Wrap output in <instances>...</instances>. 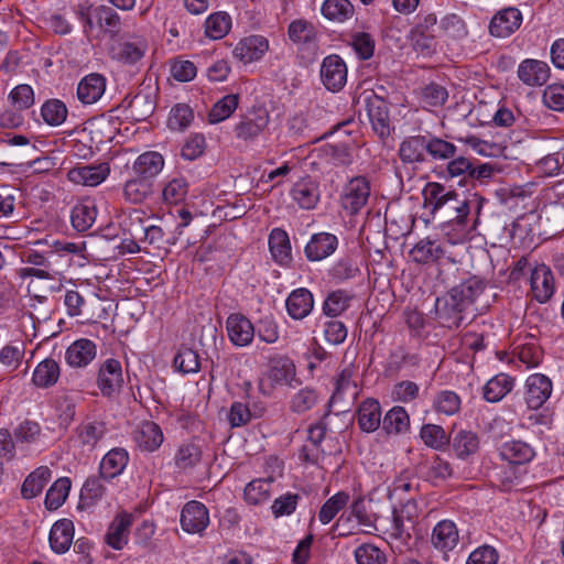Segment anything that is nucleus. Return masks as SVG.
Here are the masks:
<instances>
[{"label":"nucleus","instance_id":"obj_20","mask_svg":"<svg viewBox=\"0 0 564 564\" xmlns=\"http://www.w3.org/2000/svg\"><path fill=\"white\" fill-rule=\"evenodd\" d=\"M338 239L329 232H318L311 237L304 252L310 261H321L335 252Z\"/></svg>","mask_w":564,"mask_h":564},{"label":"nucleus","instance_id":"obj_4","mask_svg":"<svg viewBox=\"0 0 564 564\" xmlns=\"http://www.w3.org/2000/svg\"><path fill=\"white\" fill-rule=\"evenodd\" d=\"M154 109L155 101L151 93L139 91L132 98L127 96L117 109L110 110L108 117H104L99 121V126L101 128L109 126L112 119L117 118L113 113L118 110H123L128 119L139 122L148 119Z\"/></svg>","mask_w":564,"mask_h":564},{"label":"nucleus","instance_id":"obj_37","mask_svg":"<svg viewBox=\"0 0 564 564\" xmlns=\"http://www.w3.org/2000/svg\"><path fill=\"white\" fill-rule=\"evenodd\" d=\"M269 248L273 259L280 264L292 260L291 243L285 230L274 228L269 236Z\"/></svg>","mask_w":564,"mask_h":564},{"label":"nucleus","instance_id":"obj_7","mask_svg":"<svg viewBox=\"0 0 564 564\" xmlns=\"http://www.w3.org/2000/svg\"><path fill=\"white\" fill-rule=\"evenodd\" d=\"M294 377L295 366L289 357H273L270 359V368L267 373V379L270 381V384L269 387H265V383L261 381L259 390L264 395H269L275 386L290 384Z\"/></svg>","mask_w":564,"mask_h":564},{"label":"nucleus","instance_id":"obj_26","mask_svg":"<svg viewBox=\"0 0 564 564\" xmlns=\"http://www.w3.org/2000/svg\"><path fill=\"white\" fill-rule=\"evenodd\" d=\"M164 167V158L155 151H148L140 154L132 165L134 175L152 181Z\"/></svg>","mask_w":564,"mask_h":564},{"label":"nucleus","instance_id":"obj_15","mask_svg":"<svg viewBox=\"0 0 564 564\" xmlns=\"http://www.w3.org/2000/svg\"><path fill=\"white\" fill-rule=\"evenodd\" d=\"M226 328L230 341L238 347L250 345L256 334L253 324L240 313H234L227 317Z\"/></svg>","mask_w":564,"mask_h":564},{"label":"nucleus","instance_id":"obj_40","mask_svg":"<svg viewBox=\"0 0 564 564\" xmlns=\"http://www.w3.org/2000/svg\"><path fill=\"white\" fill-rule=\"evenodd\" d=\"M410 429V416L402 406H393L382 419V430L391 435H398L408 432Z\"/></svg>","mask_w":564,"mask_h":564},{"label":"nucleus","instance_id":"obj_54","mask_svg":"<svg viewBox=\"0 0 564 564\" xmlns=\"http://www.w3.org/2000/svg\"><path fill=\"white\" fill-rule=\"evenodd\" d=\"M239 104V96L229 94L219 99L210 109L208 113L209 123H218L229 118L237 109Z\"/></svg>","mask_w":564,"mask_h":564},{"label":"nucleus","instance_id":"obj_52","mask_svg":"<svg viewBox=\"0 0 564 564\" xmlns=\"http://www.w3.org/2000/svg\"><path fill=\"white\" fill-rule=\"evenodd\" d=\"M70 489V480L67 477L58 478L46 492L45 507L50 511L57 510L66 500Z\"/></svg>","mask_w":564,"mask_h":564},{"label":"nucleus","instance_id":"obj_47","mask_svg":"<svg viewBox=\"0 0 564 564\" xmlns=\"http://www.w3.org/2000/svg\"><path fill=\"white\" fill-rule=\"evenodd\" d=\"M147 52V44L143 41L122 42L115 48V58L120 63L133 65L141 61Z\"/></svg>","mask_w":564,"mask_h":564},{"label":"nucleus","instance_id":"obj_29","mask_svg":"<svg viewBox=\"0 0 564 564\" xmlns=\"http://www.w3.org/2000/svg\"><path fill=\"white\" fill-rule=\"evenodd\" d=\"M129 462V454L124 448H112L101 459L99 466L100 477L110 480L119 476Z\"/></svg>","mask_w":564,"mask_h":564},{"label":"nucleus","instance_id":"obj_55","mask_svg":"<svg viewBox=\"0 0 564 564\" xmlns=\"http://www.w3.org/2000/svg\"><path fill=\"white\" fill-rule=\"evenodd\" d=\"M349 498V495L345 491H339L328 498L318 512V520L323 524L329 523L347 506Z\"/></svg>","mask_w":564,"mask_h":564},{"label":"nucleus","instance_id":"obj_5","mask_svg":"<svg viewBox=\"0 0 564 564\" xmlns=\"http://www.w3.org/2000/svg\"><path fill=\"white\" fill-rule=\"evenodd\" d=\"M365 102L372 130L380 139L388 138L392 130L388 102L376 94L367 96Z\"/></svg>","mask_w":564,"mask_h":564},{"label":"nucleus","instance_id":"obj_50","mask_svg":"<svg viewBox=\"0 0 564 564\" xmlns=\"http://www.w3.org/2000/svg\"><path fill=\"white\" fill-rule=\"evenodd\" d=\"M149 223L150 216H148L147 212L141 208H133L124 215L121 226L124 231L139 240Z\"/></svg>","mask_w":564,"mask_h":564},{"label":"nucleus","instance_id":"obj_6","mask_svg":"<svg viewBox=\"0 0 564 564\" xmlns=\"http://www.w3.org/2000/svg\"><path fill=\"white\" fill-rule=\"evenodd\" d=\"M370 196V183L364 176L351 178L345 186L340 198L341 207L355 215L366 206Z\"/></svg>","mask_w":564,"mask_h":564},{"label":"nucleus","instance_id":"obj_27","mask_svg":"<svg viewBox=\"0 0 564 564\" xmlns=\"http://www.w3.org/2000/svg\"><path fill=\"white\" fill-rule=\"evenodd\" d=\"M458 530L451 520L440 521L433 529L431 542L433 546L442 552L452 551L458 543Z\"/></svg>","mask_w":564,"mask_h":564},{"label":"nucleus","instance_id":"obj_39","mask_svg":"<svg viewBox=\"0 0 564 564\" xmlns=\"http://www.w3.org/2000/svg\"><path fill=\"white\" fill-rule=\"evenodd\" d=\"M437 23L435 13H422L417 15V22L411 31V37L416 46L429 47L426 41L434 39V28Z\"/></svg>","mask_w":564,"mask_h":564},{"label":"nucleus","instance_id":"obj_31","mask_svg":"<svg viewBox=\"0 0 564 564\" xmlns=\"http://www.w3.org/2000/svg\"><path fill=\"white\" fill-rule=\"evenodd\" d=\"M357 420L359 427L366 433L378 430L382 423L380 403L371 398L362 401L357 411Z\"/></svg>","mask_w":564,"mask_h":564},{"label":"nucleus","instance_id":"obj_28","mask_svg":"<svg viewBox=\"0 0 564 564\" xmlns=\"http://www.w3.org/2000/svg\"><path fill=\"white\" fill-rule=\"evenodd\" d=\"M285 305L293 319H303L314 307L313 294L305 288L296 289L290 293Z\"/></svg>","mask_w":564,"mask_h":564},{"label":"nucleus","instance_id":"obj_44","mask_svg":"<svg viewBox=\"0 0 564 564\" xmlns=\"http://www.w3.org/2000/svg\"><path fill=\"white\" fill-rule=\"evenodd\" d=\"M58 378V364L52 358H46L36 366L32 380L40 388H48L54 386Z\"/></svg>","mask_w":564,"mask_h":564},{"label":"nucleus","instance_id":"obj_36","mask_svg":"<svg viewBox=\"0 0 564 564\" xmlns=\"http://www.w3.org/2000/svg\"><path fill=\"white\" fill-rule=\"evenodd\" d=\"M52 478V471L47 466H40L33 470L23 481L21 495L24 499H32L39 496L45 485Z\"/></svg>","mask_w":564,"mask_h":564},{"label":"nucleus","instance_id":"obj_61","mask_svg":"<svg viewBox=\"0 0 564 564\" xmlns=\"http://www.w3.org/2000/svg\"><path fill=\"white\" fill-rule=\"evenodd\" d=\"M351 296L345 291L337 290L327 295L323 304V312L329 317L339 316L344 313L350 303Z\"/></svg>","mask_w":564,"mask_h":564},{"label":"nucleus","instance_id":"obj_56","mask_svg":"<svg viewBox=\"0 0 564 564\" xmlns=\"http://www.w3.org/2000/svg\"><path fill=\"white\" fill-rule=\"evenodd\" d=\"M94 15L98 20L105 32L112 36L117 35L121 29V18L112 8L101 4L94 9Z\"/></svg>","mask_w":564,"mask_h":564},{"label":"nucleus","instance_id":"obj_23","mask_svg":"<svg viewBox=\"0 0 564 564\" xmlns=\"http://www.w3.org/2000/svg\"><path fill=\"white\" fill-rule=\"evenodd\" d=\"M533 297L540 302H547L554 293L553 273L544 264L534 268L530 279Z\"/></svg>","mask_w":564,"mask_h":564},{"label":"nucleus","instance_id":"obj_22","mask_svg":"<svg viewBox=\"0 0 564 564\" xmlns=\"http://www.w3.org/2000/svg\"><path fill=\"white\" fill-rule=\"evenodd\" d=\"M96 344L90 339L80 338L66 349L65 359L72 368H84L96 358Z\"/></svg>","mask_w":564,"mask_h":564},{"label":"nucleus","instance_id":"obj_48","mask_svg":"<svg viewBox=\"0 0 564 564\" xmlns=\"http://www.w3.org/2000/svg\"><path fill=\"white\" fill-rule=\"evenodd\" d=\"M355 367L352 365L346 366L336 380V389L333 399H344L345 397L355 399L358 395V386L354 380Z\"/></svg>","mask_w":564,"mask_h":564},{"label":"nucleus","instance_id":"obj_49","mask_svg":"<svg viewBox=\"0 0 564 564\" xmlns=\"http://www.w3.org/2000/svg\"><path fill=\"white\" fill-rule=\"evenodd\" d=\"M231 28V18L228 13L219 11L212 13L205 21V34L212 40L225 37Z\"/></svg>","mask_w":564,"mask_h":564},{"label":"nucleus","instance_id":"obj_19","mask_svg":"<svg viewBox=\"0 0 564 564\" xmlns=\"http://www.w3.org/2000/svg\"><path fill=\"white\" fill-rule=\"evenodd\" d=\"M132 525V516L128 512H120L110 522L105 542L113 550H122L128 543L130 528Z\"/></svg>","mask_w":564,"mask_h":564},{"label":"nucleus","instance_id":"obj_10","mask_svg":"<svg viewBox=\"0 0 564 564\" xmlns=\"http://www.w3.org/2000/svg\"><path fill=\"white\" fill-rule=\"evenodd\" d=\"M123 383L122 367L119 360L109 358L105 360L98 372L97 386L104 397H112Z\"/></svg>","mask_w":564,"mask_h":564},{"label":"nucleus","instance_id":"obj_45","mask_svg":"<svg viewBox=\"0 0 564 564\" xmlns=\"http://www.w3.org/2000/svg\"><path fill=\"white\" fill-rule=\"evenodd\" d=\"M272 477L250 481L245 488V499L249 505H261L269 500L271 495Z\"/></svg>","mask_w":564,"mask_h":564},{"label":"nucleus","instance_id":"obj_30","mask_svg":"<svg viewBox=\"0 0 564 564\" xmlns=\"http://www.w3.org/2000/svg\"><path fill=\"white\" fill-rule=\"evenodd\" d=\"M74 539V524L68 519L56 521L50 532L51 549L57 554L67 552Z\"/></svg>","mask_w":564,"mask_h":564},{"label":"nucleus","instance_id":"obj_11","mask_svg":"<svg viewBox=\"0 0 564 564\" xmlns=\"http://www.w3.org/2000/svg\"><path fill=\"white\" fill-rule=\"evenodd\" d=\"M552 381L542 373H533L525 381V403L532 410L540 409L551 397Z\"/></svg>","mask_w":564,"mask_h":564},{"label":"nucleus","instance_id":"obj_25","mask_svg":"<svg viewBox=\"0 0 564 564\" xmlns=\"http://www.w3.org/2000/svg\"><path fill=\"white\" fill-rule=\"evenodd\" d=\"M109 171L108 164L76 166L68 172V180L79 185L96 186L108 176Z\"/></svg>","mask_w":564,"mask_h":564},{"label":"nucleus","instance_id":"obj_46","mask_svg":"<svg viewBox=\"0 0 564 564\" xmlns=\"http://www.w3.org/2000/svg\"><path fill=\"white\" fill-rule=\"evenodd\" d=\"M41 116L46 124L58 127L66 121L68 109L64 101L52 98L42 105Z\"/></svg>","mask_w":564,"mask_h":564},{"label":"nucleus","instance_id":"obj_38","mask_svg":"<svg viewBox=\"0 0 564 564\" xmlns=\"http://www.w3.org/2000/svg\"><path fill=\"white\" fill-rule=\"evenodd\" d=\"M512 388L513 379L506 373H499L487 381L482 388V395L486 401L495 403L505 398Z\"/></svg>","mask_w":564,"mask_h":564},{"label":"nucleus","instance_id":"obj_16","mask_svg":"<svg viewBox=\"0 0 564 564\" xmlns=\"http://www.w3.org/2000/svg\"><path fill=\"white\" fill-rule=\"evenodd\" d=\"M521 23V12L517 8L510 7L494 15L489 24V32L496 37H508L520 28Z\"/></svg>","mask_w":564,"mask_h":564},{"label":"nucleus","instance_id":"obj_59","mask_svg":"<svg viewBox=\"0 0 564 564\" xmlns=\"http://www.w3.org/2000/svg\"><path fill=\"white\" fill-rule=\"evenodd\" d=\"M174 367L182 373H195L200 368L198 354L188 347H182L173 360Z\"/></svg>","mask_w":564,"mask_h":564},{"label":"nucleus","instance_id":"obj_57","mask_svg":"<svg viewBox=\"0 0 564 564\" xmlns=\"http://www.w3.org/2000/svg\"><path fill=\"white\" fill-rule=\"evenodd\" d=\"M187 192V181L182 176L174 177L163 186L162 198L166 204L177 205L185 200Z\"/></svg>","mask_w":564,"mask_h":564},{"label":"nucleus","instance_id":"obj_58","mask_svg":"<svg viewBox=\"0 0 564 564\" xmlns=\"http://www.w3.org/2000/svg\"><path fill=\"white\" fill-rule=\"evenodd\" d=\"M289 37L295 44H311L316 40V30L314 25L305 20H295L291 22L288 30Z\"/></svg>","mask_w":564,"mask_h":564},{"label":"nucleus","instance_id":"obj_63","mask_svg":"<svg viewBox=\"0 0 564 564\" xmlns=\"http://www.w3.org/2000/svg\"><path fill=\"white\" fill-rule=\"evenodd\" d=\"M318 393L313 388L299 390L290 401V409L294 413H304L311 410L318 402Z\"/></svg>","mask_w":564,"mask_h":564},{"label":"nucleus","instance_id":"obj_35","mask_svg":"<svg viewBox=\"0 0 564 564\" xmlns=\"http://www.w3.org/2000/svg\"><path fill=\"white\" fill-rule=\"evenodd\" d=\"M449 442L452 443L455 454L460 459H466L475 455L480 444L477 433L468 430L457 431Z\"/></svg>","mask_w":564,"mask_h":564},{"label":"nucleus","instance_id":"obj_17","mask_svg":"<svg viewBox=\"0 0 564 564\" xmlns=\"http://www.w3.org/2000/svg\"><path fill=\"white\" fill-rule=\"evenodd\" d=\"M132 438L141 451L152 453L162 445L164 435L158 423L143 421L133 430Z\"/></svg>","mask_w":564,"mask_h":564},{"label":"nucleus","instance_id":"obj_8","mask_svg":"<svg viewBox=\"0 0 564 564\" xmlns=\"http://www.w3.org/2000/svg\"><path fill=\"white\" fill-rule=\"evenodd\" d=\"M180 522L186 533L203 535L210 522L209 511L203 502L191 500L184 505Z\"/></svg>","mask_w":564,"mask_h":564},{"label":"nucleus","instance_id":"obj_12","mask_svg":"<svg viewBox=\"0 0 564 564\" xmlns=\"http://www.w3.org/2000/svg\"><path fill=\"white\" fill-rule=\"evenodd\" d=\"M269 123V113L264 108H257L245 115L235 127V134L243 141L259 137Z\"/></svg>","mask_w":564,"mask_h":564},{"label":"nucleus","instance_id":"obj_41","mask_svg":"<svg viewBox=\"0 0 564 564\" xmlns=\"http://www.w3.org/2000/svg\"><path fill=\"white\" fill-rule=\"evenodd\" d=\"M96 216L97 209L94 202L84 200L73 208L70 215L72 225L77 231L84 232L94 225Z\"/></svg>","mask_w":564,"mask_h":564},{"label":"nucleus","instance_id":"obj_32","mask_svg":"<svg viewBox=\"0 0 564 564\" xmlns=\"http://www.w3.org/2000/svg\"><path fill=\"white\" fill-rule=\"evenodd\" d=\"M426 147L425 135L405 138L399 147V156L403 163H422L425 161Z\"/></svg>","mask_w":564,"mask_h":564},{"label":"nucleus","instance_id":"obj_2","mask_svg":"<svg viewBox=\"0 0 564 564\" xmlns=\"http://www.w3.org/2000/svg\"><path fill=\"white\" fill-rule=\"evenodd\" d=\"M85 249L84 243L56 240L52 249L46 252H39L29 249L23 252L22 260L34 267L22 268L21 278H37L42 280L53 279L61 272V268L69 265L72 254H80Z\"/></svg>","mask_w":564,"mask_h":564},{"label":"nucleus","instance_id":"obj_33","mask_svg":"<svg viewBox=\"0 0 564 564\" xmlns=\"http://www.w3.org/2000/svg\"><path fill=\"white\" fill-rule=\"evenodd\" d=\"M291 195L301 208L312 209L319 200L318 185L311 178H303L293 185Z\"/></svg>","mask_w":564,"mask_h":564},{"label":"nucleus","instance_id":"obj_60","mask_svg":"<svg viewBox=\"0 0 564 564\" xmlns=\"http://www.w3.org/2000/svg\"><path fill=\"white\" fill-rule=\"evenodd\" d=\"M202 459L200 446L195 443H186L180 446L174 460L178 468L187 469L196 466Z\"/></svg>","mask_w":564,"mask_h":564},{"label":"nucleus","instance_id":"obj_21","mask_svg":"<svg viewBox=\"0 0 564 564\" xmlns=\"http://www.w3.org/2000/svg\"><path fill=\"white\" fill-rule=\"evenodd\" d=\"M268 40L261 35H251L242 39L235 46L232 54L242 63H251L260 59L268 51Z\"/></svg>","mask_w":564,"mask_h":564},{"label":"nucleus","instance_id":"obj_24","mask_svg":"<svg viewBox=\"0 0 564 564\" xmlns=\"http://www.w3.org/2000/svg\"><path fill=\"white\" fill-rule=\"evenodd\" d=\"M106 90V78L98 73L86 75L78 83L77 98L84 105L97 102Z\"/></svg>","mask_w":564,"mask_h":564},{"label":"nucleus","instance_id":"obj_9","mask_svg":"<svg viewBox=\"0 0 564 564\" xmlns=\"http://www.w3.org/2000/svg\"><path fill=\"white\" fill-rule=\"evenodd\" d=\"M416 518V502L413 499H409L400 509L393 510L391 527L388 530L390 536L402 541L410 539V531L413 529Z\"/></svg>","mask_w":564,"mask_h":564},{"label":"nucleus","instance_id":"obj_51","mask_svg":"<svg viewBox=\"0 0 564 564\" xmlns=\"http://www.w3.org/2000/svg\"><path fill=\"white\" fill-rule=\"evenodd\" d=\"M355 9L349 0H325L323 15L330 21L344 22L354 15Z\"/></svg>","mask_w":564,"mask_h":564},{"label":"nucleus","instance_id":"obj_3","mask_svg":"<svg viewBox=\"0 0 564 564\" xmlns=\"http://www.w3.org/2000/svg\"><path fill=\"white\" fill-rule=\"evenodd\" d=\"M484 280L471 276L452 288L445 296L436 301V314L448 328H458L463 321V313L484 292Z\"/></svg>","mask_w":564,"mask_h":564},{"label":"nucleus","instance_id":"obj_18","mask_svg":"<svg viewBox=\"0 0 564 564\" xmlns=\"http://www.w3.org/2000/svg\"><path fill=\"white\" fill-rule=\"evenodd\" d=\"M517 74L527 86H543L550 78V67L543 61L527 58L518 66Z\"/></svg>","mask_w":564,"mask_h":564},{"label":"nucleus","instance_id":"obj_62","mask_svg":"<svg viewBox=\"0 0 564 564\" xmlns=\"http://www.w3.org/2000/svg\"><path fill=\"white\" fill-rule=\"evenodd\" d=\"M426 153L435 161L455 156L456 145L437 137H426Z\"/></svg>","mask_w":564,"mask_h":564},{"label":"nucleus","instance_id":"obj_13","mask_svg":"<svg viewBox=\"0 0 564 564\" xmlns=\"http://www.w3.org/2000/svg\"><path fill=\"white\" fill-rule=\"evenodd\" d=\"M321 78L328 90H340L347 80V67L338 55L324 58L321 66Z\"/></svg>","mask_w":564,"mask_h":564},{"label":"nucleus","instance_id":"obj_1","mask_svg":"<svg viewBox=\"0 0 564 564\" xmlns=\"http://www.w3.org/2000/svg\"><path fill=\"white\" fill-rule=\"evenodd\" d=\"M424 206L431 209L433 216L444 220L443 230L453 226L459 232L467 234L474 229L469 225L470 206L466 198L437 182L427 183L422 191Z\"/></svg>","mask_w":564,"mask_h":564},{"label":"nucleus","instance_id":"obj_42","mask_svg":"<svg viewBox=\"0 0 564 564\" xmlns=\"http://www.w3.org/2000/svg\"><path fill=\"white\" fill-rule=\"evenodd\" d=\"M153 192V182L134 175L123 186V196L132 204H140Z\"/></svg>","mask_w":564,"mask_h":564},{"label":"nucleus","instance_id":"obj_53","mask_svg":"<svg viewBox=\"0 0 564 564\" xmlns=\"http://www.w3.org/2000/svg\"><path fill=\"white\" fill-rule=\"evenodd\" d=\"M141 243L148 245L151 250H147L148 253L160 256L161 252H166V238L165 232L160 226L150 224L147 225L144 232L139 238Z\"/></svg>","mask_w":564,"mask_h":564},{"label":"nucleus","instance_id":"obj_34","mask_svg":"<svg viewBox=\"0 0 564 564\" xmlns=\"http://www.w3.org/2000/svg\"><path fill=\"white\" fill-rule=\"evenodd\" d=\"M502 459L511 465H523L533 459L535 452L530 444L522 441L506 442L500 451Z\"/></svg>","mask_w":564,"mask_h":564},{"label":"nucleus","instance_id":"obj_14","mask_svg":"<svg viewBox=\"0 0 564 564\" xmlns=\"http://www.w3.org/2000/svg\"><path fill=\"white\" fill-rule=\"evenodd\" d=\"M107 433L108 427L105 421L87 417L77 426L76 440L84 449L91 452Z\"/></svg>","mask_w":564,"mask_h":564},{"label":"nucleus","instance_id":"obj_64","mask_svg":"<svg viewBox=\"0 0 564 564\" xmlns=\"http://www.w3.org/2000/svg\"><path fill=\"white\" fill-rule=\"evenodd\" d=\"M193 119L192 108L186 104H177L171 109L167 126L172 130L183 131L189 127Z\"/></svg>","mask_w":564,"mask_h":564},{"label":"nucleus","instance_id":"obj_43","mask_svg":"<svg viewBox=\"0 0 564 564\" xmlns=\"http://www.w3.org/2000/svg\"><path fill=\"white\" fill-rule=\"evenodd\" d=\"M410 254L417 263H431L437 261L444 254V250L435 240L425 238L412 248Z\"/></svg>","mask_w":564,"mask_h":564}]
</instances>
